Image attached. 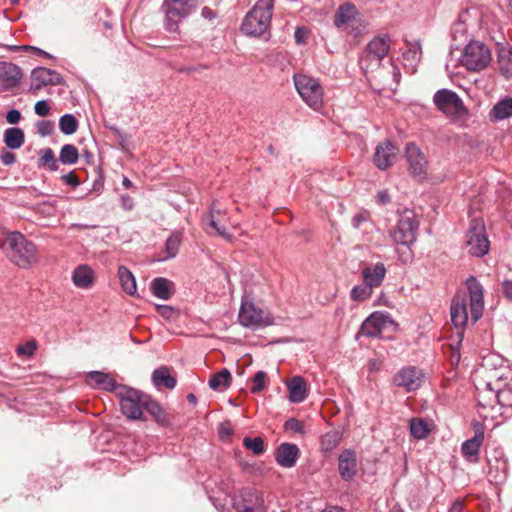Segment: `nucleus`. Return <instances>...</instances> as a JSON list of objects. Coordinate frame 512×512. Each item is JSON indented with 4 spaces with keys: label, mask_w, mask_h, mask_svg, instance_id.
<instances>
[{
    "label": "nucleus",
    "mask_w": 512,
    "mask_h": 512,
    "mask_svg": "<svg viewBox=\"0 0 512 512\" xmlns=\"http://www.w3.org/2000/svg\"><path fill=\"white\" fill-rule=\"evenodd\" d=\"M78 149L72 144H65L60 150L59 159L65 165H73L78 161Z\"/></svg>",
    "instance_id": "ea45409f"
},
{
    "label": "nucleus",
    "mask_w": 512,
    "mask_h": 512,
    "mask_svg": "<svg viewBox=\"0 0 512 512\" xmlns=\"http://www.w3.org/2000/svg\"><path fill=\"white\" fill-rule=\"evenodd\" d=\"M390 73L392 75V81L395 85H398L401 79V73L398 67L394 66L393 63L390 64Z\"/></svg>",
    "instance_id": "338daca9"
},
{
    "label": "nucleus",
    "mask_w": 512,
    "mask_h": 512,
    "mask_svg": "<svg viewBox=\"0 0 512 512\" xmlns=\"http://www.w3.org/2000/svg\"><path fill=\"white\" fill-rule=\"evenodd\" d=\"M403 57H404L405 61L409 62L410 69H411V71H413L421 58L420 46L418 44H414V45L410 46L403 53Z\"/></svg>",
    "instance_id": "37998d69"
},
{
    "label": "nucleus",
    "mask_w": 512,
    "mask_h": 512,
    "mask_svg": "<svg viewBox=\"0 0 512 512\" xmlns=\"http://www.w3.org/2000/svg\"><path fill=\"white\" fill-rule=\"evenodd\" d=\"M237 512H266L263 494L253 489H245L234 502Z\"/></svg>",
    "instance_id": "2eb2a0df"
},
{
    "label": "nucleus",
    "mask_w": 512,
    "mask_h": 512,
    "mask_svg": "<svg viewBox=\"0 0 512 512\" xmlns=\"http://www.w3.org/2000/svg\"><path fill=\"white\" fill-rule=\"evenodd\" d=\"M8 258L21 268H28L37 261L35 244L18 231L10 232L3 243Z\"/></svg>",
    "instance_id": "f257e3e1"
},
{
    "label": "nucleus",
    "mask_w": 512,
    "mask_h": 512,
    "mask_svg": "<svg viewBox=\"0 0 512 512\" xmlns=\"http://www.w3.org/2000/svg\"><path fill=\"white\" fill-rule=\"evenodd\" d=\"M294 85L302 100L314 110L323 104V88L320 83L305 74H295Z\"/></svg>",
    "instance_id": "0eeeda50"
},
{
    "label": "nucleus",
    "mask_w": 512,
    "mask_h": 512,
    "mask_svg": "<svg viewBox=\"0 0 512 512\" xmlns=\"http://www.w3.org/2000/svg\"><path fill=\"white\" fill-rule=\"evenodd\" d=\"M502 287V294L506 299L509 301H512V279L511 280H504L501 284Z\"/></svg>",
    "instance_id": "bf43d9fd"
},
{
    "label": "nucleus",
    "mask_w": 512,
    "mask_h": 512,
    "mask_svg": "<svg viewBox=\"0 0 512 512\" xmlns=\"http://www.w3.org/2000/svg\"><path fill=\"white\" fill-rule=\"evenodd\" d=\"M64 80L55 70L46 67L34 68L31 72L30 91L36 92L48 85H61Z\"/></svg>",
    "instance_id": "f3484780"
},
{
    "label": "nucleus",
    "mask_w": 512,
    "mask_h": 512,
    "mask_svg": "<svg viewBox=\"0 0 512 512\" xmlns=\"http://www.w3.org/2000/svg\"><path fill=\"white\" fill-rule=\"evenodd\" d=\"M474 385L477 391V401L483 408H493L497 402V393L492 387H481L480 382L474 381Z\"/></svg>",
    "instance_id": "c756f323"
},
{
    "label": "nucleus",
    "mask_w": 512,
    "mask_h": 512,
    "mask_svg": "<svg viewBox=\"0 0 512 512\" xmlns=\"http://www.w3.org/2000/svg\"><path fill=\"white\" fill-rule=\"evenodd\" d=\"M23 78L22 69L12 62L0 61V83L6 90L17 87Z\"/></svg>",
    "instance_id": "412c9836"
},
{
    "label": "nucleus",
    "mask_w": 512,
    "mask_h": 512,
    "mask_svg": "<svg viewBox=\"0 0 512 512\" xmlns=\"http://www.w3.org/2000/svg\"><path fill=\"white\" fill-rule=\"evenodd\" d=\"M275 0H258L246 14L241 24V31L248 36H261L271 25Z\"/></svg>",
    "instance_id": "f03ea898"
},
{
    "label": "nucleus",
    "mask_w": 512,
    "mask_h": 512,
    "mask_svg": "<svg viewBox=\"0 0 512 512\" xmlns=\"http://www.w3.org/2000/svg\"><path fill=\"white\" fill-rule=\"evenodd\" d=\"M118 277L122 289L129 295H135L137 287L136 280L132 272L125 266H119Z\"/></svg>",
    "instance_id": "72a5a7b5"
},
{
    "label": "nucleus",
    "mask_w": 512,
    "mask_h": 512,
    "mask_svg": "<svg viewBox=\"0 0 512 512\" xmlns=\"http://www.w3.org/2000/svg\"><path fill=\"white\" fill-rule=\"evenodd\" d=\"M40 165H47L51 171L58 169V162L52 149L47 148L43 150V154L40 157Z\"/></svg>",
    "instance_id": "09e8293b"
},
{
    "label": "nucleus",
    "mask_w": 512,
    "mask_h": 512,
    "mask_svg": "<svg viewBox=\"0 0 512 512\" xmlns=\"http://www.w3.org/2000/svg\"><path fill=\"white\" fill-rule=\"evenodd\" d=\"M181 244V236L180 234H172L167 240L165 244L166 253L168 258H173L178 253L179 247Z\"/></svg>",
    "instance_id": "49530a36"
},
{
    "label": "nucleus",
    "mask_w": 512,
    "mask_h": 512,
    "mask_svg": "<svg viewBox=\"0 0 512 512\" xmlns=\"http://www.w3.org/2000/svg\"><path fill=\"white\" fill-rule=\"evenodd\" d=\"M394 325L388 313L374 312L361 325V334L367 337H378L383 330Z\"/></svg>",
    "instance_id": "dca6fc26"
},
{
    "label": "nucleus",
    "mask_w": 512,
    "mask_h": 512,
    "mask_svg": "<svg viewBox=\"0 0 512 512\" xmlns=\"http://www.w3.org/2000/svg\"><path fill=\"white\" fill-rule=\"evenodd\" d=\"M467 288L470 296L471 318L475 323L481 318L483 313V289L481 284L473 276L467 279Z\"/></svg>",
    "instance_id": "6ab92c4d"
},
{
    "label": "nucleus",
    "mask_w": 512,
    "mask_h": 512,
    "mask_svg": "<svg viewBox=\"0 0 512 512\" xmlns=\"http://www.w3.org/2000/svg\"><path fill=\"white\" fill-rule=\"evenodd\" d=\"M73 284L80 289H89L94 285L95 272L87 264L78 265L72 273Z\"/></svg>",
    "instance_id": "a878e982"
},
{
    "label": "nucleus",
    "mask_w": 512,
    "mask_h": 512,
    "mask_svg": "<svg viewBox=\"0 0 512 512\" xmlns=\"http://www.w3.org/2000/svg\"><path fill=\"white\" fill-rule=\"evenodd\" d=\"M243 445L245 448L251 450L255 455H261L264 453V441L261 437H245L243 439Z\"/></svg>",
    "instance_id": "a18cd8bd"
},
{
    "label": "nucleus",
    "mask_w": 512,
    "mask_h": 512,
    "mask_svg": "<svg viewBox=\"0 0 512 512\" xmlns=\"http://www.w3.org/2000/svg\"><path fill=\"white\" fill-rule=\"evenodd\" d=\"M356 455L351 450H344L339 455L338 469L341 478L345 481H350L356 475Z\"/></svg>",
    "instance_id": "393cba45"
},
{
    "label": "nucleus",
    "mask_w": 512,
    "mask_h": 512,
    "mask_svg": "<svg viewBox=\"0 0 512 512\" xmlns=\"http://www.w3.org/2000/svg\"><path fill=\"white\" fill-rule=\"evenodd\" d=\"M377 201L381 204H387L390 202V196L386 190L379 191L377 194Z\"/></svg>",
    "instance_id": "774afa93"
},
{
    "label": "nucleus",
    "mask_w": 512,
    "mask_h": 512,
    "mask_svg": "<svg viewBox=\"0 0 512 512\" xmlns=\"http://www.w3.org/2000/svg\"><path fill=\"white\" fill-rule=\"evenodd\" d=\"M34 111L37 115L44 117L49 114L50 108L45 100H40L36 102Z\"/></svg>",
    "instance_id": "6e6d98bb"
},
{
    "label": "nucleus",
    "mask_w": 512,
    "mask_h": 512,
    "mask_svg": "<svg viewBox=\"0 0 512 512\" xmlns=\"http://www.w3.org/2000/svg\"><path fill=\"white\" fill-rule=\"evenodd\" d=\"M494 356L484 359L480 368H478L473 375L474 381L480 382L481 387L505 386V377L502 368H492L494 364Z\"/></svg>",
    "instance_id": "ddd939ff"
},
{
    "label": "nucleus",
    "mask_w": 512,
    "mask_h": 512,
    "mask_svg": "<svg viewBox=\"0 0 512 512\" xmlns=\"http://www.w3.org/2000/svg\"><path fill=\"white\" fill-rule=\"evenodd\" d=\"M152 381L157 388L165 387L167 389H173L176 386L175 377L170 374L169 369L165 366L154 370Z\"/></svg>",
    "instance_id": "7c9ffc66"
},
{
    "label": "nucleus",
    "mask_w": 512,
    "mask_h": 512,
    "mask_svg": "<svg viewBox=\"0 0 512 512\" xmlns=\"http://www.w3.org/2000/svg\"><path fill=\"white\" fill-rule=\"evenodd\" d=\"M352 227L359 230L370 225V216L367 211H360L351 220Z\"/></svg>",
    "instance_id": "8fccbe9b"
},
{
    "label": "nucleus",
    "mask_w": 512,
    "mask_h": 512,
    "mask_svg": "<svg viewBox=\"0 0 512 512\" xmlns=\"http://www.w3.org/2000/svg\"><path fill=\"white\" fill-rule=\"evenodd\" d=\"M491 114L496 120L512 117V98H505L495 104Z\"/></svg>",
    "instance_id": "e433bc0d"
},
{
    "label": "nucleus",
    "mask_w": 512,
    "mask_h": 512,
    "mask_svg": "<svg viewBox=\"0 0 512 512\" xmlns=\"http://www.w3.org/2000/svg\"><path fill=\"white\" fill-rule=\"evenodd\" d=\"M116 395L120 399L122 413L129 419L138 420L143 415L147 395L134 388L119 386Z\"/></svg>",
    "instance_id": "423d86ee"
},
{
    "label": "nucleus",
    "mask_w": 512,
    "mask_h": 512,
    "mask_svg": "<svg viewBox=\"0 0 512 512\" xmlns=\"http://www.w3.org/2000/svg\"><path fill=\"white\" fill-rule=\"evenodd\" d=\"M406 159L411 176L419 181L427 175V160L423 152L414 143H407L405 148Z\"/></svg>",
    "instance_id": "4468645a"
},
{
    "label": "nucleus",
    "mask_w": 512,
    "mask_h": 512,
    "mask_svg": "<svg viewBox=\"0 0 512 512\" xmlns=\"http://www.w3.org/2000/svg\"><path fill=\"white\" fill-rule=\"evenodd\" d=\"M373 293V289L364 281L362 284L354 286L351 290V298L355 301H363L368 299Z\"/></svg>",
    "instance_id": "c03bdc74"
},
{
    "label": "nucleus",
    "mask_w": 512,
    "mask_h": 512,
    "mask_svg": "<svg viewBox=\"0 0 512 512\" xmlns=\"http://www.w3.org/2000/svg\"><path fill=\"white\" fill-rule=\"evenodd\" d=\"M238 319L242 326L251 329L269 326L274 323L268 311L257 308L253 303L246 301L241 304Z\"/></svg>",
    "instance_id": "1a4fd4ad"
},
{
    "label": "nucleus",
    "mask_w": 512,
    "mask_h": 512,
    "mask_svg": "<svg viewBox=\"0 0 512 512\" xmlns=\"http://www.w3.org/2000/svg\"><path fill=\"white\" fill-rule=\"evenodd\" d=\"M231 379V374L227 369H223L220 372L214 374L208 384L213 390H217L221 387H228Z\"/></svg>",
    "instance_id": "a19ab883"
},
{
    "label": "nucleus",
    "mask_w": 512,
    "mask_h": 512,
    "mask_svg": "<svg viewBox=\"0 0 512 512\" xmlns=\"http://www.w3.org/2000/svg\"><path fill=\"white\" fill-rule=\"evenodd\" d=\"M35 341H28L24 345L18 346L16 352L18 355L32 356L36 351Z\"/></svg>",
    "instance_id": "864d4df0"
},
{
    "label": "nucleus",
    "mask_w": 512,
    "mask_h": 512,
    "mask_svg": "<svg viewBox=\"0 0 512 512\" xmlns=\"http://www.w3.org/2000/svg\"><path fill=\"white\" fill-rule=\"evenodd\" d=\"M224 216V212L221 211L220 208L216 207V204L214 203L209 211L208 214H206L203 219V225L205 228V231L210 234L214 235L217 234L220 237L231 241L233 236L227 232V229L224 225L221 224V220Z\"/></svg>",
    "instance_id": "a211bd4d"
},
{
    "label": "nucleus",
    "mask_w": 512,
    "mask_h": 512,
    "mask_svg": "<svg viewBox=\"0 0 512 512\" xmlns=\"http://www.w3.org/2000/svg\"><path fill=\"white\" fill-rule=\"evenodd\" d=\"M197 0H163L161 11L164 14V28L177 32L179 24L197 9Z\"/></svg>",
    "instance_id": "20e7f679"
},
{
    "label": "nucleus",
    "mask_w": 512,
    "mask_h": 512,
    "mask_svg": "<svg viewBox=\"0 0 512 512\" xmlns=\"http://www.w3.org/2000/svg\"><path fill=\"white\" fill-rule=\"evenodd\" d=\"M295 40L298 44L306 42V30L304 28H297L294 33Z\"/></svg>",
    "instance_id": "69168bd1"
},
{
    "label": "nucleus",
    "mask_w": 512,
    "mask_h": 512,
    "mask_svg": "<svg viewBox=\"0 0 512 512\" xmlns=\"http://www.w3.org/2000/svg\"><path fill=\"white\" fill-rule=\"evenodd\" d=\"M390 37L388 35L378 36L367 45V53L360 59L363 71L367 73L372 66H379L381 60L387 55L390 49Z\"/></svg>",
    "instance_id": "9d476101"
},
{
    "label": "nucleus",
    "mask_w": 512,
    "mask_h": 512,
    "mask_svg": "<svg viewBox=\"0 0 512 512\" xmlns=\"http://www.w3.org/2000/svg\"><path fill=\"white\" fill-rule=\"evenodd\" d=\"M3 141L9 149H19L25 141L24 132L18 127L7 128L4 131Z\"/></svg>",
    "instance_id": "2f4dec72"
},
{
    "label": "nucleus",
    "mask_w": 512,
    "mask_h": 512,
    "mask_svg": "<svg viewBox=\"0 0 512 512\" xmlns=\"http://www.w3.org/2000/svg\"><path fill=\"white\" fill-rule=\"evenodd\" d=\"M498 65L500 73L506 78H512V48L504 47L499 50Z\"/></svg>",
    "instance_id": "f704fd0d"
},
{
    "label": "nucleus",
    "mask_w": 512,
    "mask_h": 512,
    "mask_svg": "<svg viewBox=\"0 0 512 512\" xmlns=\"http://www.w3.org/2000/svg\"><path fill=\"white\" fill-rule=\"evenodd\" d=\"M299 457V448L296 444L282 443L276 450L277 463L285 468H292Z\"/></svg>",
    "instance_id": "5701e85b"
},
{
    "label": "nucleus",
    "mask_w": 512,
    "mask_h": 512,
    "mask_svg": "<svg viewBox=\"0 0 512 512\" xmlns=\"http://www.w3.org/2000/svg\"><path fill=\"white\" fill-rule=\"evenodd\" d=\"M386 275V268L383 263H376L367 266L362 271L363 281L372 289L381 285Z\"/></svg>",
    "instance_id": "bb28decb"
},
{
    "label": "nucleus",
    "mask_w": 512,
    "mask_h": 512,
    "mask_svg": "<svg viewBox=\"0 0 512 512\" xmlns=\"http://www.w3.org/2000/svg\"><path fill=\"white\" fill-rule=\"evenodd\" d=\"M466 245L469 253L481 257L488 253L490 243L486 235L485 226L479 220H473L466 235Z\"/></svg>",
    "instance_id": "9b49d317"
},
{
    "label": "nucleus",
    "mask_w": 512,
    "mask_h": 512,
    "mask_svg": "<svg viewBox=\"0 0 512 512\" xmlns=\"http://www.w3.org/2000/svg\"><path fill=\"white\" fill-rule=\"evenodd\" d=\"M495 391L497 393V402L496 404L500 406H510L512 405V390L505 386L495 387Z\"/></svg>",
    "instance_id": "de8ad7c7"
},
{
    "label": "nucleus",
    "mask_w": 512,
    "mask_h": 512,
    "mask_svg": "<svg viewBox=\"0 0 512 512\" xmlns=\"http://www.w3.org/2000/svg\"><path fill=\"white\" fill-rule=\"evenodd\" d=\"M0 160L4 165L9 166V165H12L15 163L16 156L12 152H9L7 150H2L0 153Z\"/></svg>",
    "instance_id": "4d7b16f0"
},
{
    "label": "nucleus",
    "mask_w": 512,
    "mask_h": 512,
    "mask_svg": "<svg viewBox=\"0 0 512 512\" xmlns=\"http://www.w3.org/2000/svg\"><path fill=\"white\" fill-rule=\"evenodd\" d=\"M285 427H286V429L291 430L295 433H304L303 424H302V422H300L297 419H289L285 423Z\"/></svg>",
    "instance_id": "5fc2aeb1"
},
{
    "label": "nucleus",
    "mask_w": 512,
    "mask_h": 512,
    "mask_svg": "<svg viewBox=\"0 0 512 512\" xmlns=\"http://www.w3.org/2000/svg\"><path fill=\"white\" fill-rule=\"evenodd\" d=\"M88 378L94 383L95 387H101L107 391L117 392L119 388L110 375L104 372L91 371L88 373Z\"/></svg>",
    "instance_id": "473e14b6"
},
{
    "label": "nucleus",
    "mask_w": 512,
    "mask_h": 512,
    "mask_svg": "<svg viewBox=\"0 0 512 512\" xmlns=\"http://www.w3.org/2000/svg\"><path fill=\"white\" fill-rule=\"evenodd\" d=\"M62 180L66 184L71 185L73 187H76L79 185V181L73 172H69L68 174L63 175Z\"/></svg>",
    "instance_id": "0e129e2a"
},
{
    "label": "nucleus",
    "mask_w": 512,
    "mask_h": 512,
    "mask_svg": "<svg viewBox=\"0 0 512 512\" xmlns=\"http://www.w3.org/2000/svg\"><path fill=\"white\" fill-rule=\"evenodd\" d=\"M491 61V49L478 40L467 43L459 57V64L469 72H480L486 69Z\"/></svg>",
    "instance_id": "7ed1b4c3"
},
{
    "label": "nucleus",
    "mask_w": 512,
    "mask_h": 512,
    "mask_svg": "<svg viewBox=\"0 0 512 512\" xmlns=\"http://www.w3.org/2000/svg\"><path fill=\"white\" fill-rule=\"evenodd\" d=\"M158 313L165 319H170L173 315V309L167 305H158L156 307Z\"/></svg>",
    "instance_id": "680f3d73"
},
{
    "label": "nucleus",
    "mask_w": 512,
    "mask_h": 512,
    "mask_svg": "<svg viewBox=\"0 0 512 512\" xmlns=\"http://www.w3.org/2000/svg\"><path fill=\"white\" fill-rule=\"evenodd\" d=\"M433 102L443 114L450 118H462L466 114L463 101L454 91L448 89L438 90Z\"/></svg>",
    "instance_id": "6e6552de"
},
{
    "label": "nucleus",
    "mask_w": 512,
    "mask_h": 512,
    "mask_svg": "<svg viewBox=\"0 0 512 512\" xmlns=\"http://www.w3.org/2000/svg\"><path fill=\"white\" fill-rule=\"evenodd\" d=\"M21 119V113L17 109H11L6 115V120L9 124H17Z\"/></svg>",
    "instance_id": "052dcab7"
},
{
    "label": "nucleus",
    "mask_w": 512,
    "mask_h": 512,
    "mask_svg": "<svg viewBox=\"0 0 512 512\" xmlns=\"http://www.w3.org/2000/svg\"><path fill=\"white\" fill-rule=\"evenodd\" d=\"M266 379L267 374L264 371H258L252 379L253 386L251 388V391L253 393H258L264 390L266 387Z\"/></svg>",
    "instance_id": "3c124183"
},
{
    "label": "nucleus",
    "mask_w": 512,
    "mask_h": 512,
    "mask_svg": "<svg viewBox=\"0 0 512 512\" xmlns=\"http://www.w3.org/2000/svg\"><path fill=\"white\" fill-rule=\"evenodd\" d=\"M59 127L65 135H72L77 131L78 121L72 114H65L59 120Z\"/></svg>",
    "instance_id": "79ce46f5"
},
{
    "label": "nucleus",
    "mask_w": 512,
    "mask_h": 512,
    "mask_svg": "<svg viewBox=\"0 0 512 512\" xmlns=\"http://www.w3.org/2000/svg\"><path fill=\"white\" fill-rule=\"evenodd\" d=\"M289 400L292 403H300L308 396L307 384L300 376H294L287 382Z\"/></svg>",
    "instance_id": "cd10ccee"
},
{
    "label": "nucleus",
    "mask_w": 512,
    "mask_h": 512,
    "mask_svg": "<svg viewBox=\"0 0 512 512\" xmlns=\"http://www.w3.org/2000/svg\"><path fill=\"white\" fill-rule=\"evenodd\" d=\"M36 125L38 133L43 137L51 135L54 131V125L51 121H39Z\"/></svg>",
    "instance_id": "603ef678"
},
{
    "label": "nucleus",
    "mask_w": 512,
    "mask_h": 512,
    "mask_svg": "<svg viewBox=\"0 0 512 512\" xmlns=\"http://www.w3.org/2000/svg\"><path fill=\"white\" fill-rule=\"evenodd\" d=\"M419 220L412 210L406 209L399 214L396 225L389 231L395 245L410 247L417 238Z\"/></svg>",
    "instance_id": "39448f33"
},
{
    "label": "nucleus",
    "mask_w": 512,
    "mask_h": 512,
    "mask_svg": "<svg viewBox=\"0 0 512 512\" xmlns=\"http://www.w3.org/2000/svg\"><path fill=\"white\" fill-rule=\"evenodd\" d=\"M398 148L389 140L376 146L373 162L380 170H386L395 162Z\"/></svg>",
    "instance_id": "aec40b11"
},
{
    "label": "nucleus",
    "mask_w": 512,
    "mask_h": 512,
    "mask_svg": "<svg viewBox=\"0 0 512 512\" xmlns=\"http://www.w3.org/2000/svg\"><path fill=\"white\" fill-rule=\"evenodd\" d=\"M425 373L415 366H404L393 376V383L406 392L417 391L425 382Z\"/></svg>",
    "instance_id": "f8f14e48"
},
{
    "label": "nucleus",
    "mask_w": 512,
    "mask_h": 512,
    "mask_svg": "<svg viewBox=\"0 0 512 512\" xmlns=\"http://www.w3.org/2000/svg\"><path fill=\"white\" fill-rule=\"evenodd\" d=\"M451 321L455 327H464L468 322V311L466 299L463 295H456L452 299L451 308Z\"/></svg>",
    "instance_id": "b1692460"
},
{
    "label": "nucleus",
    "mask_w": 512,
    "mask_h": 512,
    "mask_svg": "<svg viewBox=\"0 0 512 512\" xmlns=\"http://www.w3.org/2000/svg\"><path fill=\"white\" fill-rule=\"evenodd\" d=\"M144 409L155 419L159 424L165 425L167 423L166 413L162 407L147 395Z\"/></svg>",
    "instance_id": "4c0bfd02"
},
{
    "label": "nucleus",
    "mask_w": 512,
    "mask_h": 512,
    "mask_svg": "<svg viewBox=\"0 0 512 512\" xmlns=\"http://www.w3.org/2000/svg\"><path fill=\"white\" fill-rule=\"evenodd\" d=\"M484 441V431L480 424H477L475 429V435L471 439L463 442L461 446V453L463 457L472 463H476L479 460V451Z\"/></svg>",
    "instance_id": "4be33fe9"
},
{
    "label": "nucleus",
    "mask_w": 512,
    "mask_h": 512,
    "mask_svg": "<svg viewBox=\"0 0 512 512\" xmlns=\"http://www.w3.org/2000/svg\"><path fill=\"white\" fill-rule=\"evenodd\" d=\"M232 428L227 424H221L218 428V433L221 439H228L232 435Z\"/></svg>",
    "instance_id": "e2e57ef3"
},
{
    "label": "nucleus",
    "mask_w": 512,
    "mask_h": 512,
    "mask_svg": "<svg viewBox=\"0 0 512 512\" xmlns=\"http://www.w3.org/2000/svg\"><path fill=\"white\" fill-rule=\"evenodd\" d=\"M357 15V9L355 5L350 2H346L339 6L334 16V24L340 28L345 24L352 22Z\"/></svg>",
    "instance_id": "c85d7f7f"
},
{
    "label": "nucleus",
    "mask_w": 512,
    "mask_h": 512,
    "mask_svg": "<svg viewBox=\"0 0 512 512\" xmlns=\"http://www.w3.org/2000/svg\"><path fill=\"white\" fill-rule=\"evenodd\" d=\"M430 428L428 423L422 418H413L410 420V433L416 439H424L428 436Z\"/></svg>",
    "instance_id": "58836bf2"
},
{
    "label": "nucleus",
    "mask_w": 512,
    "mask_h": 512,
    "mask_svg": "<svg viewBox=\"0 0 512 512\" xmlns=\"http://www.w3.org/2000/svg\"><path fill=\"white\" fill-rule=\"evenodd\" d=\"M170 281L165 278L159 277L151 282V290L157 298L167 300L170 298Z\"/></svg>",
    "instance_id": "c9c22d12"
},
{
    "label": "nucleus",
    "mask_w": 512,
    "mask_h": 512,
    "mask_svg": "<svg viewBox=\"0 0 512 512\" xmlns=\"http://www.w3.org/2000/svg\"><path fill=\"white\" fill-rule=\"evenodd\" d=\"M12 49L14 51H18V50L33 51L36 55H39V56H49V54L47 52H45L44 50L34 47V46H29V45L13 46Z\"/></svg>",
    "instance_id": "13d9d810"
}]
</instances>
